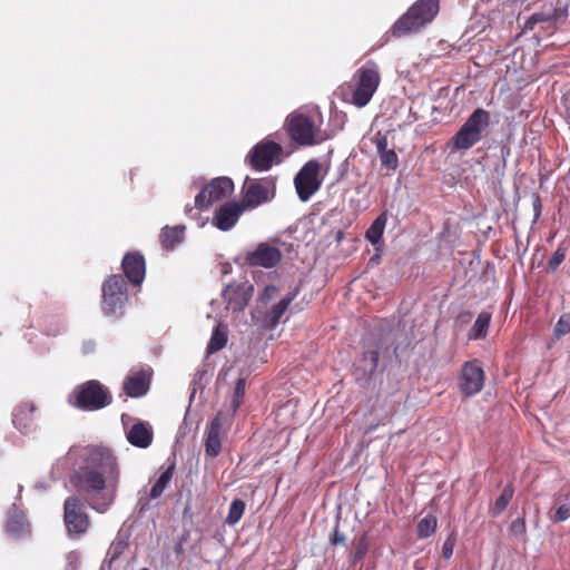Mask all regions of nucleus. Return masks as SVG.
I'll use <instances>...</instances> for the list:
<instances>
[{
    "instance_id": "nucleus-2",
    "label": "nucleus",
    "mask_w": 570,
    "mask_h": 570,
    "mask_svg": "<svg viewBox=\"0 0 570 570\" xmlns=\"http://www.w3.org/2000/svg\"><path fill=\"white\" fill-rule=\"evenodd\" d=\"M439 12V0H417L391 27L390 35L401 38L415 33L430 23Z\"/></svg>"
},
{
    "instance_id": "nucleus-25",
    "label": "nucleus",
    "mask_w": 570,
    "mask_h": 570,
    "mask_svg": "<svg viewBox=\"0 0 570 570\" xmlns=\"http://www.w3.org/2000/svg\"><path fill=\"white\" fill-rule=\"evenodd\" d=\"M35 412L36 405L32 402H22L16 406L12 420L16 428L20 430L29 428Z\"/></svg>"
},
{
    "instance_id": "nucleus-45",
    "label": "nucleus",
    "mask_w": 570,
    "mask_h": 570,
    "mask_svg": "<svg viewBox=\"0 0 570 570\" xmlns=\"http://www.w3.org/2000/svg\"><path fill=\"white\" fill-rule=\"evenodd\" d=\"M122 551H124V547L120 542L112 544L107 554L109 558V563H112L114 561H116L119 558V556L122 553Z\"/></svg>"
},
{
    "instance_id": "nucleus-37",
    "label": "nucleus",
    "mask_w": 570,
    "mask_h": 570,
    "mask_svg": "<svg viewBox=\"0 0 570 570\" xmlns=\"http://www.w3.org/2000/svg\"><path fill=\"white\" fill-rule=\"evenodd\" d=\"M567 255V248L559 246L552 254L551 258L548 262V269L550 272H554L562 264Z\"/></svg>"
},
{
    "instance_id": "nucleus-17",
    "label": "nucleus",
    "mask_w": 570,
    "mask_h": 570,
    "mask_svg": "<svg viewBox=\"0 0 570 570\" xmlns=\"http://www.w3.org/2000/svg\"><path fill=\"white\" fill-rule=\"evenodd\" d=\"M244 210L246 209L240 203L228 202L216 210L214 225L220 230H229L235 226Z\"/></svg>"
},
{
    "instance_id": "nucleus-38",
    "label": "nucleus",
    "mask_w": 570,
    "mask_h": 570,
    "mask_svg": "<svg viewBox=\"0 0 570 570\" xmlns=\"http://www.w3.org/2000/svg\"><path fill=\"white\" fill-rule=\"evenodd\" d=\"M568 333H570V313H564L559 317L554 326V335L560 338Z\"/></svg>"
},
{
    "instance_id": "nucleus-48",
    "label": "nucleus",
    "mask_w": 570,
    "mask_h": 570,
    "mask_svg": "<svg viewBox=\"0 0 570 570\" xmlns=\"http://www.w3.org/2000/svg\"><path fill=\"white\" fill-rule=\"evenodd\" d=\"M188 538V533H184L179 539L178 541L176 542L175 547H174V551L177 556L179 554H183L184 553V544L186 542Z\"/></svg>"
},
{
    "instance_id": "nucleus-27",
    "label": "nucleus",
    "mask_w": 570,
    "mask_h": 570,
    "mask_svg": "<svg viewBox=\"0 0 570 570\" xmlns=\"http://www.w3.org/2000/svg\"><path fill=\"white\" fill-rule=\"evenodd\" d=\"M481 139L470 132L464 127H461L458 132L452 137L451 145L456 150H468L478 144Z\"/></svg>"
},
{
    "instance_id": "nucleus-7",
    "label": "nucleus",
    "mask_w": 570,
    "mask_h": 570,
    "mask_svg": "<svg viewBox=\"0 0 570 570\" xmlns=\"http://www.w3.org/2000/svg\"><path fill=\"white\" fill-rule=\"evenodd\" d=\"M63 522L67 533L71 539H79L88 531L90 518L82 499L72 495L65 500Z\"/></svg>"
},
{
    "instance_id": "nucleus-36",
    "label": "nucleus",
    "mask_w": 570,
    "mask_h": 570,
    "mask_svg": "<svg viewBox=\"0 0 570 570\" xmlns=\"http://www.w3.org/2000/svg\"><path fill=\"white\" fill-rule=\"evenodd\" d=\"M380 160L383 167L395 170L399 166V157L394 149H390L380 155Z\"/></svg>"
},
{
    "instance_id": "nucleus-46",
    "label": "nucleus",
    "mask_w": 570,
    "mask_h": 570,
    "mask_svg": "<svg viewBox=\"0 0 570 570\" xmlns=\"http://www.w3.org/2000/svg\"><path fill=\"white\" fill-rule=\"evenodd\" d=\"M331 543L333 546L345 544V535L338 530L337 527L333 531V534L331 537Z\"/></svg>"
},
{
    "instance_id": "nucleus-18",
    "label": "nucleus",
    "mask_w": 570,
    "mask_h": 570,
    "mask_svg": "<svg viewBox=\"0 0 570 570\" xmlns=\"http://www.w3.org/2000/svg\"><path fill=\"white\" fill-rule=\"evenodd\" d=\"M222 412H218L215 417L210 421V424L206 431V438L204 442L205 454L208 458H217L222 451Z\"/></svg>"
},
{
    "instance_id": "nucleus-39",
    "label": "nucleus",
    "mask_w": 570,
    "mask_h": 570,
    "mask_svg": "<svg viewBox=\"0 0 570 570\" xmlns=\"http://www.w3.org/2000/svg\"><path fill=\"white\" fill-rule=\"evenodd\" d=\"M245 394V380L238 379L234 389V395L232 401L233 412H236L242 403V399Z\"/></svg>"
},
{
    "instance_id": "nucleus-51",
    "label": "nucleus",
    "mask_w": 570,
    "mask_h": 570,
    "mask_svg": "<svg viewBox=\"0 0 570 570\" xmlns=\"http://www.w3.org/2000/svg\"><path fill=\"white\" fill-rule=\"evenodd\" d=\"M337 238H338V239H340V238H342V232H340V233H338Z\"/></svg>"
},
{
    "instance_id": "nucleus-16",
    "label": "nucleus",
    "mask_w": 570,
    "mask_h": 570,
    "mask_svg": "<svg viewBox=\"0 0 570 570\" xmlns=\"http://www.w3.org/2000/svg\"><path fill=\"white\" fill-rule=\"evenodd\" d=\"M150 381L151 374L149 372L144 370L132 372L125 379L122 390L127 396L138 399L147 394Z\"/></svg>"
},
{
    "instance_id": "nucleus-34",
    "label": "nucleus",
    "mask_w": 570,
    "mask_h": 570,
    "mask_svg": "<svg viewBox=\"0 0 570 570\" xmlns=\"http://www.w3.org/2000/svg\"><path fill=\"white\" fill-rule=\"evenodd\" d=\"M370 548V542L367 538V533H363L355 543L354 552L352 553L351 562L352 564H357L361 562L366 556Z\"/></svg>"
},
{
    "instance_id": "nucleus-52",
    "label": "nucleus",
    "mask_w": 570,
    "mask_h": 570,
    "mask_svg": "<svg viewBox=\"0 0 570 570\" xmlns=\"http://www.w3.org/2000/svg\"><path fill=\"white\" fill-rule=\"evenodd\" d=\"M140 570H149V569H148V568H142V569H140Z\"/></svg>"
},
{
    "instance_id": "nucleus-26",
    "label": "nucleus",
    "mask_w": 570,
    "mask_h": 570,
    "mask_svg": "<svg viewBox=\"0 0 570 570\" xmlns=\"http://www.w3.org/2000/svg\"><path fill=\"white\" fill-rule=\"evenodd\" d=\"M491 317H492L491 313L485 312V311L481 312L478 315L474 324L470 328V331L468 333V338L471 341L485 338L488 335V330L490 326Z\"/></svg>"
},
{
    "instance_id": "nucleus-50",
    "label": "nucleus",
    "mask_w": 570,
    "mask_h": 570,
    "mask_svg": "<svg viewBox=\"0 0 570 570\" xmlns=\"http://www.w3.org/2000/svg\"><path fill=\"white\" fill-rule=\"evenodd\" d=\"M535 203L538 204V206L540 207V199L539 197L535 198Z\"/></svg>"
},
{
    "instance_id": "nucleus-20",
    "label": "nucleus",
    "mask_w": 570,
    "mask_h": 570,
    "mask_svg": "<svg viewBox=\"0 0 570 570\" xmlns=\"http://www.w3.org/2000/svg\"><path fill=\"white\" fill-rule=\"evenodd\" d=\"M297 296V291L288 293L285 297H283L278 303L273 305V307L266 312L263 318V326L267 330H274L279 324L281 318L284 316L286 311L288 309L292 302Z\"/></svg>"
},
{
    "instance_id": "nucleus-5",
    "label": "nucleus",
    "mask_w": 570,
    "mask_h": 570,
    "mask_svg": "<svg viewBox=\"0 0 570 570\" xmlns=\"http://www.w3.org/2000/svg\"><path fill=\"white\" fill-rule=\"evenodd\" d=\"M101 308L107 316L121 317L128 301L127 282L121 275H111L101 287Z\"/></svg>"
},
{
    "instance_id": "nucleus-23",
    "label": "nucleus",
    "mask_w": 570,
    "mask_h": 570,
    "mask_svg": "<svg viewBox=\"0 0 570 570\" xmlns=\"http://www.w3.org/2000/svg\"><path fill=\"white\" fill-rule=\"evenodd\" d=\"M185 226L177 225L174 227L165 226L159 235V242L165 250H173L184 240Z\"/></svg>"
},
{
    "instance_id": "nucleus-12",
    "label": "nucleus",
    "mask_w": 570,
    "mask_h": 570,
    "mask_svg": "<svg viewBox=\"0 0 570 570\" xmlns=\"http://www.w3.org/2000/svg\"><path fill=\"white\" fill-rule=\"evenodd\" d=\"M485 373L479 360L463 363L459 375V390L464 397H471L483 389Z\"/></svg>"
},
{
    "instance_id": "nucleus-35",
    "label": "nucleus",
    "mask_w": 570,
    "mask_h": 570,
    "mask_svg": "<svg viewBox=\"0 0 570 570\" xmlns=\"http://www.w3.org/2000/svg\"><path fill=\"white\" fill-rule=\"evenodd\" d=\"M6 527L8 532L14 534L20 533L23 528V515L20 514L18 511L10 512Z\"/></svg>"
},
{
    "instance_id": "nucleus-29",
    "label": "nucleus",
    "mask_w": 570,
    "mask_h": 570,
    "mask_svg": "<svg viewBox=\"0 0 570 570\" xmlns=\"http://www.w3.org/2000/svg\"><path fill=\"white\" fill-rule=\"evenodd\" d=\"M513 495H514L513 484L512 483H508L503 488L501 494L498 497V499L495 500L493 505L490 507V510H489L490 514L492 517L500 515L507 509V507L509 505V503L512 500Z\"/></svg>"
},
{
    "instance_id": "nucleus-43",
    "label": "nucleus",
    "mask_w": 570,
    "mask_h": 570,
    "mask_svg": "<svg viewBox=\"0 0 570 570\" xmlns=\"http://www.w3.org/2000/svg\"><path fill=\"white\" fill-rule=\"evenodd\" d=\"M570 518V505L562 504L560 505L553 515L554 522H562Z\"/></svg>"
},
{
    "instance_id": "nucleus-15",
    "label": "nucleus",
    "mask_w": 570,
    "mask_h": 570,
    "mask_svg": "<svg viewBox=\"0 0 570 570\" xmlns=\"http://www.w3.org/2000/svg\"><path fill=\"white\" fill-rule=\"evenodd\" d=\"M124 274L134 286L140 285L146 275V262L140 252L127 253L121 262Z\"/></svg>"
},
{
    "instance_id": "nucleus-30",
    "label": "nucleus",
    "mask_w": 570,
    "mask_h": 570,
    "mask_svg": "<svg viewBox=\"0 0 570 570\" xmlns=\"http://www.w3.org/2000/svg\"><path fill=\"white\" fill-rule=\"evenodd\" d=\"M227 327L223 324H218L214 328L207 345V354H213L224 348L227 344Z\"/></svg>"
},
{
    "instance_id": "nucleus-8",
    "label": "nucleus",
    "mask_w": 570,
    "mask_h": 570,
    "mask_svg": "<svg viewBox=\"0 0 570 570\" xmlns=\"http://www.w3.org/2000/svg\"><path fill=\"white\" fill-rule=\"evenodd\" d=\"M244 196L240 204L244 208L254 209L275 197L276 186L273 179H252L246 178L244 184Z\"/></svg>"
},
{
    "instance_id": "nucleus-42",
    "label": "nucleus",
    "mask_w": 570,
    "mask_h": 570,
    "mask_svg": "<svg viewBox=\"0 0 570 570\" xmlns=\"http://www.w3.org/2000/svg\"><path fill=\"white\" fill-rule=\"evenodd\" d=\"M527 525L524 519L518 518L512 521L510 531L514 535H523L525 533Z\"/></svg>"
},
{
    "instance_id": "nucleus-24",
    "label": "nucleus",
    "mask_w": 570,
    "mask_h": 570,
    "mask_svg": "<svg viewBox=\"0 0 570 570\" xmlns=\"http://www.w3.org/2000/svg\"><path fill=\"white\" fill-rule=\"evenodd\" d=\"M223 299L227 304V308L236 311H243L247 304L244 297V293L240 286L227 285L223 291Z\"/></svg>"
},
{
    "instance_id": "nucleus-31",
    "label": "nucleus",
    "mask_w": 570,
    "mask_h": 570,
    "mask_svg": "<svg viewBox=\"0 0 570 570\" xmlns=\"http://www.w3.org/2000/svg\"><path fill=\"white\" fill-rule=\"evenodd\" d=\"M558 10L550 6L548 9H543L539 12H534L525 21L524 28L532 30L537 23L554 21L558 19Z\"/></svg>"
},
{
    "instance_id": "nucleus-28",
    "label": "nucleus",
    "mask_w": 570,
    "mask_h": 570,
    "mask_svg": "<svg viewBox=\"0 0 570 570\" xmlns=\"http://www.w3.org/2000/svg\"><path fill=\"white\" fill-rule=\"evenodd\" d=\"M387 222V213H381L375 220L371 224L365 233V238L372 244L376 245L381 242L385 225Z\"/></svg>"
},
{
    "instance_id": "nucleus-19",
    "label": "nucleus",
    "mask_w": 570,
    "mask_h": 570,
    "mask_svg": "<svg viewBox=\"0 0 570 570\" xmlns=\"http://www.w3.org/2000/svg\"><path fill=\"white\" fill-rule=\"evenodd\" d=\"M379 365V347L365 351L354 364L357 381H368Z\"/></svg>"
},
{
    "instance_id": "nucleus-21",
    "label": "nucleus",
    "mask_w": 570,
    "mask_h": 570,
    "mask_svg": "<svg viewBox=\"0 0 570 570\" xmlns=\"http://www.w3.org/2000/svg\"><path fill=\"white\" fill-rule=\"evenodd\" d=\"M154 433L147 422L138 421L128 430V442L140 449L148 448L153 442Z\"/></svg>"
},
{
    "instance_id": "nucleus-22",
    "label": "nucleus",
    "mask_w": 570,
    "mask_h": 570,
    "mask_svg": "<svg viewBox=\"0 0 570 570\" xmlns=\"http://www.w3.org/2000/svg\"><path fill=\"white\" fill-rule=\"evenodd\" d=\"M491 120L490 112L483 108H476L462 125L470 132L482 138V132L489 127Z\"/></svg>"
},
{
    "instance_id": "nucleus-10",
    "label": "nucleus",
    "mask_w": 570,
    "mask_h": 570,
    "mask_svg": "<svg viewBox=\"0 0 570 570\" xmlns=\"http://www.w3.org/2000/svg\"><path fill=\"white\" fill-rule=\"evenodd\" d=\"M233 191L234 183L229 177H216L197 194L195 206L199 210L208 209L214 203L228 197Z\"/></svg>"
},
{
    "instance_id": "nucleus-49",
    "label": "nucleus",
    "mask_w": 570,
    "mask_h": 570,
    "mask_svg": "<svg viewBox=\"0 0 570 570\" xmlns=\"http://www.w3.org/2000/svg\"><path fill=\"white\" fill-rule=\"evenodd\" d=\"M567 101H568V110H570V95L567 97Z\"/></svg>"
},
{
    "instance_id": "nucleus-11",
    "label": "nucleus",
    "mask_w": 570,
    "mask_h": 570,
    "mask_svg": "<svg viewBox=\"0 0 570 570\" xmlns=\"http://www.w3.org/2000/svg\"><path fill=\"white\" fill-rule=\"evenodd\" d=\"M283 147L272 140H262L255 145L246 159L250 167L258 171L268 170L274 161H281Z\"/></svg>"
},
{
    "instance_id": "nucleus-47",
    "label": "nucleus",
    "mask_w": 570,
    "mask_h": 570,
    "mask_svg": "<svg viewBox=\"0 0 570 570\" xmlns=\"http://www.w3.org/2000/svg\"><path fill=\"white\" fill-rule=\"evenodd\" d=\"M375 146H376V150H377L379 156L382 155L384 151L390 150L387 148V139L384 136H381V137L375 139Z\"/></svg>"
},
{
    "instance_id": "nucleus-13",
    "label": "nucleus",
    "mask_w": 570,
    "mask_h": 570,
    "mask_svg": "<svg viewBox=\"0 0 570 570\" xmlns=\"http://www.w3.org/2000/svg\"><path fill=\"white\" fill-rule=\"evenodd\" d=\"M282 252L268 243H259L244 256V262L250 267L273 268L282 261Z\"/></svg>"
},
{
    "instance_id": "nucleus-41",
    "label": "nucleus",
    "mask_w": 570,
    "mask_h": 570,
    "mask_svg": "<svg viewBox=\"0 0 570 570\" xmlns=\"http://www.w3.org/2000/svg\"><path fill=\"white\" fill-rule=\"evenodd\" d=\"M278 292H279V288L277 286H275V285H266L264 287L263 292L259 294V301L262 303H267L271 299H273L274 297H276Z\"/></svg>"
},
{
    "instance_id": "nucleus-33",
    "label": "nucleus",
    "mask_w": 570,
    "mask_h": 570,
    "mask_svg": "<svg viewBox=\"0 0 570 570\" xmlns=\"http://www.w3.org/2000/svg\"><path fill=\"white\" fill-rule=\"evenodd\" d=\"M245 502L240 499H234L229 505L228 514L225 522L228 525H235L245 512Z\"/></svg>"
},
{
    "instance_id": "nucleus-9",
    "label": "nucleus",
    "mask_w": 570,
    "mask_h": 570,
    "mask_svg": "<svg viewBox=\"0 0 570 570\" xmlns=\"http://www.w3.org/2000/svg\"><path fill=\"white\" fill-rule=\"evenodd\" d=\"M320 171L321 164L316 159H311L296 174L294 186L302 202H307L321 188L323 178Z\"/></svg>"
},
{
    "instance_id": "nucleus-4",
    "label": "nucleus",
    "mask_w": 570,
    "mask_h": 570,
    "mask_svg": "<svg viewBox=\"0 0 570 570\" xmlns=\"http://www.w3.org/2000/svg\"><path fill=\"white\" fill-rule=\"evenodd\" d=\"M321 115H305L294 111L289 114L284 128L291 140L298 146H313L322 141Z\"/></svg>"
},
{
    "instance_id": "nucleus-1",
    "label": "nucleus",
    "mask_w": 570,
    "mask_h": 570,
    "mask_svg": "<svg viewBox=\"0 0 570 570\" xmlns=\"http://www.w3.org/2000/svg\"><path fill=\"white\" fill-rule=\"evenodd\" d=\"M70 481L78 491L91 498L99 497L92 508L104 513L114 503L120 483L118 459L108 448H92Z\"/></svg>"
},
{
    "instance_id": "nucleus-6",
    "label": "nucleus",
    "mask_w": 570,
    "mask_h": 570,
    "mask_svg": "<svg viewBox=\"0 0 570 570\" xmlns=\"http://www.w3.org/2000/svg\"><path fill=\"white\" fill-rule=\"evenodd\" d=\"M355 88L352 94L351 102L362 108L366 106L375 94L380 81V69L374 61H367L354 75Z\"/></svg>"
},
{
    "instance_id": "nucleus-14",
    "label": "nucleus",
    "mask_w": 570,
    "mask_h": 570,
    "mask_svg": "<svg viewBox=\"0 0 570 570\" xmlns=\"http://www.w3.org/2000/svg\"><path fill=\"white\" fill-rule=\"evenodd\" d=\"M175 472V464L171 463L161 472L159 478L151 485L149 492L141 494L138 499L137 505L139 512H146L151 509V501L159 499L168 484L170 483Z\"/></svg>"
},
{
    "instance_id": "nucleus-44",
    "label": "nucleus",
    "mask_w": 570,
    "mask_h": 570,
    "mask_svg": "<svg viewBox=\"0 0 570 570\" xmlns=\"http://www.w3.org/2000/svg\"><path fill=\"white\" fill-rule=\"evenodd\" d=\"M80 566L79 554L75 551L69 552L67 554V569L66 570H77Z\"/></svg>"
},
{
    "instance_id": "nucleus-32",
    "label": "nucleus",
    "mask_w": 570,
    "mask_h": 570,
    "mask_svg": "<svg viewBox=\"0 0 570 570\" xmlns=\"http://www.w3.org/2000/svg\"><path fill=\"white\" fill-rule=\"evenodd\" d=\"M438 529V519L434 514L429 513L422 518L416 525V535L419 539L431 537Z\"/></svg>"
},
{
    "instance_id": "nucleus-40",
    "label": "nucleus",
    "mask_w": 570,
    "mask_h": 570,
    "mask_svg": "<svg viewBox=\"0 0 570 570\" xmlns=\"http://www.w3.org/2000/svg\"><path fill=\"white\" fill-rule=\"evenodd\" d=\"M455 542H456V538H455V534H450L444 543H443V547H442V557L444 559H450L453 554V550H454V547H455Z\"/></svg>"
},
{
    "instance_id": "nucleus-3",
    "label": "nucleus",
    "mask_w": 570,
    "mask_h": 570,
    "mask_svg": "<svg viewBox=\"0 0 570 570\" xmlns=\"http://www.w3.org/2000/svg\"><path fill=\"white\" fill-rule=\"evenodd\" d=\"M68 403L85 412L99 411L112 403L110 390L98 380H89L73 387L68 395Z\"/></svg>"
}]
</instances>
